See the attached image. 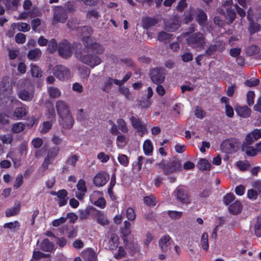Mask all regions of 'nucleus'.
I'll return each mask as SVG.
<instances>
[{
	"label": "nucleus",
	"mask_w": 261,
	"mask_h": 261,
	"mask_svg": "<svg viewBox=\"0 0 261 261\" xmlns=\"http://www.w3.org/2000/svg\"><path fill=\"white\" fill-rule=\"evenodd\" d=\"M83 32H87V36L82 38L85 45L83 51L87 54H81L79 59L83 63L93 68L101 63V58L98 55H101L105 51V47L98 42H89L90 36L92 33V28L88 26H84L81 28Z\"/></svg>",
	"instance_id": "1"
},
{
	"label": "nucleus",
	"mask_w": 261,
	"mask_h": 261,
	"mask_svg": "<svg viewBox=\"0 0 261 261\" xmlns=\"http://www.w3.org/2000/svg\"><path fill=\"white\" fill-rule=\"evenodd\" d=\"M187 44L192 48L199 50L204 47L206 43L205 35L200 32L189 34L186 38Z\"/></svg>",
	"instance_id": "2"
},
{
	"label": "nucleus",
	"mask_w": 261,
	"mask_h": 261,
	"mask_svg": "<svg viewBox=\"0 0 261 261\" xmlns=\"http://www.w3.org/2000/svg\"><path fill=\"white\" fill-rule=\"evenodd\" d=\"M159 167L162 169L165 175L176 172L180 170L181 162L176 159L169 160L167 163L163 160L158 164Z\"/></svg>",
	"instance_id": "3"
},
{
	"label": "nucleus",
	"mask_w": 261,
	"mask_h": 261,
	"mask_svg": "<svg viewBox=\"0 0 261 261\" xmlns=\"http://www.w3.org/2000/svg\"><path fill=\"white\" fill-rule=\"evenodd\" d=\"M240 142L235 138H229L224 140L220 145L222 150L227 153L236 152L239 149Z\"/></svg>",
	"instance_id": "4"
},
{
	"label": "nucleus",
	"mask_w": 261,
	"mask_h": 261,
	"mask_svg": "<svg viewBox=\"0 0 261 261\" xmlns=\"http://www.w3.org/2000/svg\"><path fill=\"white\" fill-rule=\"evenodd\" d=\"M72 46L66 39L61 41L59 44L58 53L60 56L64 59H68L72 56Z\"/></svg>",
	"instance_id": "5"
},
{
	"label": "nucleus",
	"mask_w": 261,
	"mask_h": 261,
	"mask_svg": "<svg viewBox=\"0 0 261 261\" xmlns=\"http://www.w3.org/2000/svg\"><path fill=\"white\" fill-rule=\"evenodd\" d=\"M129 120L133 127L140 133L141 136L147 133L146 125L141 119L139 118L136 115L132 116L129 118Z\"/></svg>",
	"instance_id": "6"
},
{
	"label": "nucleus",
	"mask_w": 261,
	"mask_h": 261,
	"mask_svg": "<svg viewBox=\"0 0 261 261\" xmlns=\"http://www.w3.org/2000/svg\"><path fill=\"white\" fill-rule=\"evenodd\" d=\"M162 68H155L150 71V79L156 85L161 84L164 82L165 73Z\"/></svg>",
	"instance_id": "7"
},
{
	"label": "nucleus",
	"mask_w": 261,
	"mask_h": 261,
	"mask_svg": "<svg viewBox=\"0 0 261 261\" xmlns=\"http://www.w3.org/2000/svg\"><path fill=\"white\" fill-rule=\"evenodd\" d=\"M261 138V129H255L248 134L242 146L246 147L247 145H251L255 141Z\"/></svg>",
	"instance_id": "8"
},
{
	"label": "nucleus",
	"mask_w": 261,
	"mask_h": 261,
	"mask_svg": "<svg viewBox=\"0 0 261 261\" xmlns=\"http://www.w3.org/2000/svg\"><path fill=\"white\" fill-rule=\"evenodd\" d=\"M54 74L59 80L64 81L69 77L70 71L67 67L61 65H59L56 66L54 69Z\"/></svg>",
	"instance_id": "9"
},
{
	"label": "nucleus",
	"mask_w": 261,
	"mask_h": 261,
	"mask_svg": "<svg viewBox=\"0 0 261 261\" xmlns=\"http://www.w3.org/2000/svg\"><path fill=\"white\" fill-rule=\"evenodd\" d=\"M109 179V175L105 172H99L93 178V184L97 187H102L106 184Z\"/></svg>",
	"instance_id": "10"
},
{
	"label": "nucleus",
	"mask_w": 261,
	"mask_h": 261,
	"mask_svg": "<svg viewBox=\"0 0 261 261\" xmlns=\"http://www.w3.org/2000/svg\"><path fill=\"white\" fill-rule=\"evenodd\" d=\"M54 18L58 22L65 23L68 18L66 10L61 6H57L55 9Z\"/></svg>",
	"instance_id": "11"
},
{
	"label": "nucleus",
	"mask_w": 261,
	"mask_h": 261,
	"mask_svg": "<svg viewBox=\"0 0 261 261\" xmlns=\"http://www.w3.org/2000/svg\"><path fill=\"white\" fill-rule=\"evenodd\" d=\"M175 192L177 199L183 203H188L190 202L189 197L185 188L182 186H179L176 188Z\"/></svg>",
	"instance_id": "12"
},
{
	"label": "nucleus",
	"mask_w": 261,
	"mask_h": 261,
	"mask_svg": "<svg viewBox=\"0 0 261 261\" xmlns=\"http://www.w3.org/2000/svg\"><path fill=\"white\" fill-rule=\"evenodd\" d=\"M173 241L169 235H165L163 236L159 240V246L164 252L168 251V249L171 247V245Z\"/></svg>",
	"instance_id": "13"
},
{
	"label": "nucleus",
	"mask_w": 261,
	"mask_h": 261,
	"mask_svg": "<svg viewBox=\"0 0 261 261\" xmlns=\"http://www.w3.org/2000/svg\"><path fill=\"white\" fill-rule=\"evenodd\" d=\"M56 108L59 117H63V116L70 113L68 105L64 101H57L56 103Z\"/></svg>",
	"instance_id": "14"
},
{
	"label": "nucleus",
	"mask_w": 261,
	"mask_h": 261,
	"mask_svg": "<svg viewBox=\"0 0 261 261\" xmlns=\"http://www.w3.org/2000/svg\"><path fill=\"white\" fill-rule=\"evenodd\" d=\"M60 118H61L60 122L64 128L68 129L72 127L74 119L70 113Z\"/></svg>",
	"instance_id": "15"
},
{
	"label": "nucleus",
	"mask_w": 261,
	"mask_h": 261,
	"mask_svg": "<svg viewBox=\"0 0 261 261\" xmlns=\"http://www.w3.org/2000/svg\"><path fill=\"white\" fill-rule=\"evenodd\" d=\"M261 142L255 144L256 148L251 146V145H247L246 147L244 146H242V150L245 152V153L250 156H254L256 154L257 151L261 150Z\"/></svg>",
	"instance_id": "16"
},
{
	"label": "nucleus",
	"mask_w": 261,
	"mask_h": 261,
	"mask_svg": "<svg viewBox=\"0 0 261 261\" xmlns=\"http://www.w3.org/2000/svg\"><path fill=\"white\" fill-rule=\"evenodd\" d=\"M158 22L157 19L155 17H146L142 20V26L144 29L146 30L155 25Z\"/></svg>",
	"instance_id": "17"
},
{
	"label": "nucleus",
	"mask_w": 261,
	"mask_h": 261,
	"mask_svg": "<svg viewBox=\"0 0 261 261\" xmlns=\"http://www.w3.org/2000/svg\"><path fill=\"white\" fill-rule=\"evenodd\" d=\"M242 209L241 202L239 201H236L229 206L228 210L230 213L233 215H238L241 213Z\"/></svg>",
	"instance_id": "18"
},
{
	"label": "nucleus",
	"mask_w": 261,
	"mask_h": 261,
	"mask_svg": "<svg viewBox=\"0 0 261 261\" xmlns=\"http://www.w3.org/2000/svg\"><path fill=\"white\" fill-rule=\"evenodd\" d=\"M251 10V8H249L248 11V13H249V11ZM247 18L248 20L250 21V24L249 26V30L251 34H254L256 32H257L260 30V25L257 23L254 22L253 20H252V18L248 14Z\"/></svg>",
	"instance_id": "19"
},
{
	"label": "nucleus",
	"mask_w": 261,
	"mask_h": 261,
	"mask_svg": "<svg viewBox=\"0 0 261 261\" xmlns=\"http://www.w3.org/2000/svg\"><path fill=\"white\" fill-rule=\"evenodd\" d=\"M207 16L202 10H199L197 14L196 20L199 25L204 27L207 21Z\"/></svg>",
	"instance_id": "20"
},
{
	"label": "nucleus",
	"mask_w": 261,
	"mask_h": 261,
	"mask_svg": "<svg viewBox=\"0 0 261 261\" xmlns=\"http://www.w3.org/2000/svg\"><path fill=\"white\" fill-rule=\"evenodd\" d=\"M236 110L237 114L243 118H248L251 115V110L246 106L239 107Z\"/></svg>",
	"instance_id": "21"
},
{
	"label": "nucleus",
	"mask_w": 261,
	"mask_h": 261,
	"mask_svg": "<svg viewBox=\"0 0 261 261\" xmlns=\"http://www.w3.org/2000/svg\"><path fill=\"white\" fill-rule=\"evenodd\" d=\"M84 261H95L96 255L95 252L92 249L85 250L82 254Z\"/></svg>",
	"instance_id": "22"
},
{
	"label": "nucleus",
	"mask_w": 261,
	"mask_h": 261,
	"mask_svg": "<svg viewBox=\"0 0 261 261\" xmlns=\"http://www.w3.org/2000/svg\"><path fill=\"white\" fill-rule=\"evenodd\" d=\"M54 243L50 242L48 239H44L40 245V249L45 252H51L54 250Z\"/></svg>",
	"instance_id": "23"
},
{
	"label": "nucleus",
	"mask_w": 261,
	"mask_h": 261,
	"mask_svg": "<svg viewBox=\"0 0 261 261\" xmlns=\"http://www.w3.org/2000/svg\"><path fill=\"white\" fill-rule=\"evenodd\" d=\"M21 205L20 203L15 204L12 207L7 208L6 211V216L10 217L17 215L20 210Z\"/></svg>",
	"instance_id": "24"
},
{
	"label": "nucleus",
	"mask_w": 261,
	"mask_h": 261,
	"mask_svg": "<svg viewBox=\"0 0 261 261\" xmlns=\"http://www.w3.org/2000/svg\"><path fill=\"white\" fill-rule=\"evenodd\" d=\"M41 54V51L39 48H35L29 50L27 56L29 59L35 60L40 57Z\"/></svg>",
	"instance_id": "25"
},
{
	"label": "nucleus",
	"mask_w": 261,
	"mask_h": 261,
	"mask_svg": "<svg viewBox=\"0 0 261 261\" xmlns=\"http://www.w3.org/2000/svg\"><path fill=\"white\" fill-rule=\"evenodd\" d=\"M119 244V239L116 234H113L109 242V247L110 250H116Z\"/></svg>",
	"instance_id": "26"
},
{
	"label": "nucleus",
	"mask_w": 261,
	"mask_h": 261,
	"mask_svg": "<svg viewBox=\"0 0 261 261\" xmlns=\"http://www.w3.org/2000/svg\"><path fill=\"white\" fill-rule=\"evenodd\" d=\"M197 167L199 170L204 171L210 170L211 165L207 160L204 159H201L198 162Z\"/></svg>",
	"instance_id": "27"
},
{
	"label": "nucleus",
	"mask_w": 261,
	"mask_h": 261,
	"mask_svg": "<svg viewBox=\"0 0 261 261\" xmlns=\"http://www.w3.org/2000/svg\"><path fill=\"white\" fill-rule=\"evenodd\" d=\"M21 224L18 221L10 222L4 224L3 227L4 228H9L12 231H15L20 229Z\"/></svg>",
	"instance_id": "28"
},
{
	"label": "nucleus",
	"mask_w": 261,
	"mask_h": 261,
	"mask_svg": "<svg viewBox=\"0 0 261 261\" xmlns=\"http://www.w3.org/2000/svg\"><path fill=\"white\" fill-rule=\"evenodd\" d=\"M180 24L178 21H168L165 23V30L168 32H174L179 27Z\"/></svg>",
	"instance_id": "29"
},
{
	"label": "nucleus",
	"mask_w": 261,
	"mask_h": 261,
	"mask_svg": "<svg viewBox=\"0 0 261 261\" xmlns=\"http://www.w3.org/2000/svg\"><path fill=\"white\" fill-rule=\"evenodd\" d=\"M144 152L146 155H150L153 151V145L149 140H146L144 141L143 145Z\"/></svg>",
	"instance_id": "30"
},
{
	"label": "nucleus",
	"mask_w": 261,
	"mask_h": 261,
	"mask_svg": "<svg viewBox=\"0 0 261 261\" xmlns=\"http://www.w3.org/2000/svg\"><path fill=\"white\" fill-rule=\"evenodd\" d=\"M27 114L26 109L24 107H20L16 108L14 112L13 116L18 119L22 118L25 116Z\"/></svg>",
	"instance_id": "31"
},
{
	"label": "nucleus",
	"mask_w": 261,
	"mask_h": 261,
	"mask_svg": "<svg viewBox=\"0 0 261 261\" xmlns=\"http://www.w3.org/2000/svg\"><path fill=\"white\" fill-rule=\"evenodd\" d=\"M59 151L60 147L59 146H54L48 149L46 156L54 160L59 154Z\"/></svg>",
	"instance_id": "32"
},
{
	"label": "nucleus",
	"mask_w": 261,
	"mask_h": 261,
	"mask_svg": "<svg viewBox=\"0 0 261 261\" xmlns=\"http://www.w3.org/2000/svg\"><path fill=\"white\" fill-rule=\"evenodd\" d=\"M173 36V34L167 33L164 31L159 32L158 36V39L161 42H167L169 41Z\"/></svg>",
	"instance_id": "33"
},
{
	"label": "nucleus",
	"mask_w": 261,
	"mask_h": 261,
	"mask_svg": "<svg viewBox=\"0 0 261 261\" xmlns=\"http://www.w3.org/2000/svg\"><path fill=\"white\" fill-rule=\"evenodd\" d=\"M96 220L97 223L102 226L108 225L109 223L106 215L99 212H98L97 214Z\"/></svg>",
	"instance_id": "34"
},
{
	"label": "nucleus",
	"mask_w": 261,
	"mask_h": 261,
	"mask_svg": "<svg viewBox=\"0 0 261 261\" xmlns=\"http://www.w3.org/2000/svg\"><path fill=\"white\" fill-rule=\"evenodd\" d=\"M31 73L32 76L35 77L39 78L42 76L41 70L36 65H31Z\"/></svg>",
	"instance_id": "35"
},
{
	"label": "nucleus",
	"mask_w": 261,
	"mask_h": 261,
	"mask_svg": "<svg viewBox=\"0 0 261 261\" xmlns=\"http://www.w3.org/2000/svg\"><path fill=\"white\" fill-rule=\"evenodd\" d=\"M201 245L202 248L207 251L209 248L208 234L206 232L203 233L201 238Z\"/></svg>",
	"instance_id": "36"
},
{
	"label": "nucleus",
	"mask_w": 261,
	"mask_h": 261,
	"mask_svg": "<svg viewBox=\"0 0 261 261\" xmlns=\"http://www.w3.org/2000/svg\"><path fill=\"white\" fill-rule=\"evenodd\" d=\"M226 16L229 18L228 23L231 24L236 19V11L232 8V7H227L226 9Z\"/></svg>",
	"instance_id": "37"
},
{
	"label": "nucleus",
	"mask_w": 261,
	"mask_h": 261,
	"mask_svg": "<svg viewBox=\"0 0 261 261\" xmlns=\"http://www.w3.org/2000/svg\"><path fill=\"white\" fill-rule=\"evenodd\" d=\"M143 200L144 203L150 207H153L156 204V198L152 195L145 196Z\"/></svg>",
	"instance_id": "38"
},
{
	"label": "nucleus",
	"mask_w": 261,
	"mask_h": 261,
	"mask_svg": "<svg viewBox=\"0 0 261 261\" xmlns=\"http://www.w3.org/2000/svg\"><path fill=\"white\" fill-rule=\"evenodd\" d=\"M112 81V77H109L107 79L106 81L104 82L103 86L101 87V89L103 91L106 93H109L110 92L113 86Z\"/></svg>",
	"instance_id": "39"
},
{
	"label": "nucleus",
	"mask_w": 261,
	"mask_h": 261,
	"mask_svg": "<svg viewBox=\"0 0 261 261\" xmlns=\"http://www.w3.org/2000/svg\"><path fill=\"white\" fill-rule=\"evenodd\" d=\"M25 128V125L22 122H16L12 125L11 131L15 134L22 132Z\"/></svg>",
	"instance_id": "40"
},
{
	"label": "nucleus",
	"mask_w": 261,
	"mask_h": 261,
	"mask_svg": "<svg viewBox=\"0 0 261 261\" xmlns=\"http://www.w3.org/2000/svg\"><path fill=\"white\" fill-rule=\"evenodd\" d=\"M47 118L50 121H55L56 119V113L53 105L47 109V112L45 114Z\"/></svg>",
	"instance_id": "41"
},
{
	"label": "nucleus",
	"mask_w": 261,
	"mask_h": 261,
	"mask_svg": "<svg viewBox=\"0 0 261 261\" xmlns=\"http://www.w3.org/2000/svg\"><path fill=\"white\" fill-rule=\"evenodd\" d=\"M58 48V43L55 39H51L48 42L47 50L50 54L54 53Z\"/></svg>",
	"instance_id": "42"
},
{
	"label": "nucleus",
	"mask_w": 261,
	"mask_h": 261,
	"mask_svg": "<svg viewBox=\"0 0 261 261\" xmlns=\"http://www.w3.org/2000/svg\"><path fill=\"white\" fill-rule=\"evenodd\" d=\"M48 94L50 97L56 98L59 97L61 95L59 89L54 87H50L48 89Z\"/></svg>",
	"instance_id": "43"
},
{
	"label": "nucleus",
	"mask_w": 261,
	"mask_h": 261,
	"mask_svg": "<svg viewBox=\"0 0 261 261\" xmlns=\"http://www.w3.org/2000/svg\"><path fill=\"white\" fill-rule=\"evenodd\" d=\"M117 123L118 124V126L119 129L124 133H127L128 132V129L127 127V124L125 121L121 118H119L117 120Z\"/></svg>",
	"instance_id": "44"
},
{
	"label": "nucleus",
	"mask_w": 261,
	"mask_h": 261,
	"mask_svg": "<svg viewBox=\"0 0 261 261\" xmlns=\"http://www.w3.org/2000/svg\"><path fill=\"white\" fill-rule=\"evenodd\" d=\"M259 50V47L256 45H254L247 47L246 52L248 56H251L258 53Z\"/></svg>",
	"instance_id": "45"
},
{
	"label": "nucleus",
	"mask_w": 261,
	"mask_h": 261,
	"mask_svg": "<svg viewBox=\"0 0 261 261\" xmlns=\"http://www.w3.org/2000/svg\"><path fill=\"white\" fill-rule=\"evenodd\" d=\"M91 208L86 207L84 210H79V218L81 220L87 219L90 215Z\"/></svg>",
	"instance_id": "46"
},
{
	"label": "nucleus",
	"mask_w": 261,
	"mask_h": 261,
	"mask_svg": "<svg viewBox=\"0 0 261 261\" xmlns=\"http://www.w3.org/2000/svg\"><path fill=\"white\" fill-rule=\"evenodd\" d=\"M53 121H46L43 123L42 127L40 131L42 134H46L49 131L52 127Z\"/></svg>",
	"instance_id": "47"
},
{
	"label": "nucleus",
	"mask_w": 261,
	"mask_h": 261,
	"mask_svg": "<svg viewBox=\"0 0 261 261\" xmlns=\"http://www.w3.org/2000/svg\"><path fill=\"white\" fill-rule=\"evenodd\" d=\"M19 97L24 101H30L32 99L30 93L25 90H21L19 94Z\"/></svg>",
	"instance_id": "48"
},
{
	"label": "nucleus",
	"mask_w": 261,
	"mask_h": 261,
	"mask_svg": "<svg viewBox=\"0 0 261 261\" xmlns=\"http://www.w3.org/2000/svg\"><path fill=\"white\" fill-rule=\"evenodd\" d=\"M126 216L128 220H134L136 216L135 210L132 207H130L127 208L126 211Z\"/></svg>",
	"instance_id": "49"
},
{
	"label": "nucleus",
	"mask_w": 261,
	"mask_h": 261,
	"mask_svg": "<svg viewBox=\"0 0 261 261\" xmlns=\"http://www.w3.org/2000/svg\"><path fill=\"white\" fill-rule=\"evenodd\" d=\"M100 17L99 12L95 9H92L88 11L86 14L87 18L90 19L93 17L95 19H98Z\"/></svg>",
	"instance_id": "50"
},
{
	"label": "nucleus",
	"mask_w": 261,
	"mask_h": 261,
	"mask_svg": "<svg viewBox=\"0 0 261 261\" xmlns=\"http://www.w3.org/2000/svg\"><path fill=\"white\" fill-rule=\"evenodd\" d=\"M235 199V196L232 193L227 194L223 197V202L226 205H229Z\"/></svg>",
	"instance_id": "51"
},
{
	"label": "nucleus",
	"mask_w": 261,
	"mask_h": 261,
	"mask_svg": "<svg viewBox=\"0 0 261 261\" xmlns=\"http://www.w3.org/2000/svg\"><path fill=\"white\" fill-rule=\"evenodd\" d=\"M76 187L79 192H87V189L86 186L85 181L84 179H80L77 182Z\"/></svg>",
	"instance_id": "52"
},
{
	"label": "nucleus",
	"mask_w": 261,
	"mask_h": 261,
	"mask_svg": "<svg viewBox=\"0 0 261 261\" xmlns=\"http://www.w3.org/2000/svg\"><path fill=\"white\" fill-rule=\"evenodd\" d=\"M126 255V252L124 248L122 246H120L118 248V253L115 254L114 257L117 259H120L124 257Z\"/></svg>",
	"instance_id": "53"
},
{
	"label": "nucleus",
	"mask_w": 261,
	"mask_h": 261,
	"mask_svg": "<svg viewBox=\"0 0 261 261\" xmlns=\"http://www.w3.org/2000/svg\"><path fill=\"white\" fill-rule=\"evenodd\" d=\"M167 213L169 217L173 219H179L182 215V213L181 212L176 211H168Z\"/></svg>",
	"instance_id": "54"
},
{
	"label": "nucleus",
	"mask_w": 261,
	"mask_h": 261,
	"mask_svg": "<svg viewBox=\"0 0 261 261\" xmlns=\"http://www.w3.org/2000/svg\"><path fill=\"white\" fill-rule=\"evenodd\" d=\"M259 79L251 78L249 80L246 81L244 84L247 87H252L257 86L259 84Z\"/></svg>",
	"instance_id": "55"
},
{
	"label": "nucleus",
	"mask_w": 261,
	"mask_h": 261,
	"mask_svg": "<svg viewBox=\"0 0 261 261\" xmlns=\"http://www.w3.org/2000/svg\"><path fill=\"white\" fill-rule=\"evenodd\" d=\"M18 30L20 31L26 32L30 30V26L25 22H19L17 24Z\"/></svg>",
	"instance_id": "56"
},
{
	"label": "nucleus",
	"mask_w": 261,
	"mask_h": 261,
	"mask_svg": "<svg viewBox=\"0 0 261 261\" xmlns=\"http://www.w3.org/2000/svg\"><path fill=\"white\" fill-rule=\"evenodd\" d=\"M143 159L144 158L142 156H139L138 158V161L133 163L134 168L138 171L141 170Z\"/></svg>",
	"instance_id": "57"
},
{
	"label": "nucleus",
	"mask_w": 261,
	"mask_h": 261,
	"mask_svg": "<svg viewBox=\"0 0 261 261\" xmlns=\"http://www.w3.org/2000/svg\"><path fill=\"white\" fill-rule=\"evenodd\" d=\"M9 116L5 113H0V124L5 125L9 123Z\"/></svg>",
	"instance_id": "58"
},
{
	"label": "nucleus",
	"mask_w": 261,
	"mask_h": 261,
	"mask_svg": "<svg viewBox=\"0 0 261 261\" xmlns=\"http://www.w3.org/2000/svg\"><path fill=\"white\" fill-rule=\"evenodd\" d=\"M23 183V177L21 174H19L17 175L15 182L13 185V187L15 189H17L19 188Z\"/></svg>",
	"instance_id": "59"
},
{
	"label": "nucleus",
	"mask_w": 261,
	"mask_h": 261,
	"mask_svg": "<svg viewBox=\"0 0 261 261\" xmlns=\"http://www.w3.org/2000/svg\"><path fill=\"white\" fill-rule=\"evenodd\" d=\"M151 104L150 99L147 98H142L139 101V105L142 108H147L149 107Z\"/></svg>",
	"instance_id": "60"
},
{
	"label": "nucleus",
	"mask_w": 261,
	"mask_h": 261,
	"mask_svg": "<svg viewBox=\"0 0 261 261\" xmlns=\"http://www.w3.org/2000/svg\"><path fill=\"white\" fill-rule=\"evenodd\" d=\"M15 40L17 43L23 44L25 42V35L21 33H17L15 37Z\"/></svg>",
	"instance_id": "61"
},
{
	"label": "nucleus",
	"mask_w": 261,
	"mask_h": 261,
	"mask_svg": "<svg viewBox=\"0 0 261 261\" xmlns=\"http://www.w3.org/2000/svg\"><path fill=\"white\" fill-rule=\"evenodd\" d=\"M64 7V9L66 10V13H73L75 11L74 5L73 2H67Z\"/></svg>",
	"instance_id": "62"
},
{
	"label": "nucleus",
	"mask_w": 261,
	"mask_h": 261,
	"mask_svg": "<svg viewBox=\"0 0 261 261\" xmlns=\"http://www.w3.org/2000/svg\"><path fill=\"white\" fill-rule=\"evenodd\" d=\"M118 160L121 165L125 167L127 166L128 164V157L125 154L119 155L118 157Z\"/></svg>",
	"instance_id": "63"
},
{
	"label": "nucleus",
	"mask_w": 261,
	"mask_h": 261,
	"mask_svg": "<svg viewBox=\"0 0 261 261\" xmlns=\"http://www.w3.org/2000/svg\"><path fill=\"white\" fill-rule=\"evenodd\" d=\"M195 116L199 119H202L205 115V112L200 107H197L194 111Z\"/></svg>",
	"instance_id": "64"
}]
</instances>
